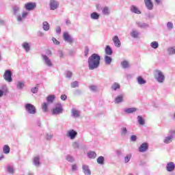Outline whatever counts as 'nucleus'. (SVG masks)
<instances>
[{
    "instance_id": "20e7f679",
    "label": "nucleus",
    "mask_w": 175,
    "mask_h": 175,
    "mask_svg": "<svg viewBox=\"0 0 175 175\" xmlns=\"http://www.w3.org/2000/svg\"><path fill=\"white\" fill-rule=\"evenodd\" d=\"M3 79L8 83H12L13 81V79H12V71L6 70L3 74Z\"/></svg>"
},
{
    "instance_id": "4be33fe9",
    "label": "nucleus",
    "mask_w": 175,
    "mask_h": 175,
    "mask_svg": "<svg viewBox=\"0 0 175 175\" xmlns=\"http://www.w3.org/2000/svg\"><path fill=\"white\" fill-rule=\"evenodd\" d=\"M102 13L104 14L105 16L110 14V10L109 7H105L102 10Z\"/></svg>"
},
{
    "instance_id": "cd10ccee",
    "label": "nucleus",
    "mask_w": 175,
    "mask_h": 175,
    "mask_svg": "<svg viewBox=\"0 0 175 175\" xmlns=\"http://www.w3.org/2000/svg\"><path fill=\"white\" fill-rule=\"evenodd\" d=\"M42 28L44 31H49L50 29V25L47 22H44Z\"/></svg>"
},
{
    "instance_id": "58836bf2",
    "label": "nucleus",
    "mask_w": 175,
    "mask_h": 175,
    "mask_svg": "<svg viewBox=\"0 0 175 175\" xmlns=\"http://www.w3.org/2000/svg\"><path fill=\"white\" fill-rule=\"evenodd\" d=\"M172 139H173V137H167L164 139V143H166V144H169V143H172Z\"/></svg>"
},
{
    "instance_id": "49530a36",
    "label": "nucleus",
    "mask_w": 175,
    "mask_h": 175,
    "mask_svg": "<svg viewBox=\"0 0 175 175\" xmlns=\"http://www.w3.org/2000/svg\"><path fill=\"white\" fill-rule=\"evenodd\" d=\"M167 28H169L170 29H172V28H173V23H172L171 22H169V23L167 24Z\"/></svg>"
},
{
    "instance_id": "9b49d317",
    "label": "nucleus",
    "mask_w": 175,
    "mask_h": 175,
    "mask_svg": "<svg viewBox=\"0 0 175 175\" xmlns=\"http://www.w3.org/2000/svg\"><path fill=\"white\" fill-rule=\"evenodd\" d=\"M148 150V144L143 143L139 148V152H146Z\"/></svg>"
},
{
    "instance_id": "4c0bfd02",
    "label": "nucleus",
    "mask_w": 175,
    "mask_h": 175,
    "mask_svg": "<svg viewBox=\"0 0 175 175\" xmlns=\"http://www.w3.org/2000/svg\"><path fill=\"white\" fill-rule=\"evenodd\" d=\"M131 36H132V38H139V32L133 30L131 31Z\"/></svg>"
},
{
    "instance_id": "0e129e2a",
    "label": "nucleus",
    "mask_w": 175,
    "mask_h": 175,
    "mask_svg": "<svg viewBox=\"0 0 175 175\" xmlns=\"http://www.w3.org/2000/svg\"><path fill=\"white\" fill-rule=\"evenodd\" d=\"M3 96V91L0 90V97Z\"/></svg>"
},
{
    "instance_id": "c756f323",
    "label": "nucleus",
    "mask_w": 175,
    "mask_h": 175,
    "mask_svg": "<svg viewBox=\"0 0 175 175\" xmlns=\"http://www.w3.org/2000/svg\"><path fill=\"white\" fill-rule=\"evenodd\" d=\"M7 172L11 174H13V173H14V167H13V165H8L7 167Z\"/></svg>"
},
{
    "instance_id": "39448f33",
    "label": "nucleus",
    "mask_w": 175,
    "mask_h": 175,
    "mask_svg": "<svg viewBox=\"0 0 175 175\" xmlns=\"http://www.w3.org/2000/svg\"><path fill=\"white\" fill-rule=\"evenodd\" d=\"M25 107H26V110L30 114H35V113H36V107H35V106H33V105L26 104Z\"/></svg>"
},
{
    "instance_id": "052dcab7",
    "label": "nucleus",
    "mask_w": 175,
    "mask_h": 175,
    "mask_svg": "<svg viewBox=\"0 0 175 175\" xmlns=\"http://www.w3.org/2000/svg\"><path fill=\"white\" fill-rule=\"evenodd\" d=\"M90 90H92V91H95V90H96V87H95V86H90Z\"/></svg>"
},
{
    "instance_id": "37998d69",
    "label": "nucleus",
    "mask_w": 175,
    "mask_h": 175,
    "mask_svg": "<svg viewBox=\"0 0 175 175\" xmlns=\"http://www.w3.org/2000/svg\"><path fill=\"white\" fill-rule=\"evenodd\" d=\"M71 87H72V88H76V87H79V82L78 81H74L71 84Z\"/></svg>"
},
{
    "instance_id": "393cba45",
    "label": "nucleus",
    "mask_w": 175,
    "mask_h": 175,
    "mask_svg": "<svg viewBox=\"0 0 175 175\" xmlns=\"http://www.w3.org/2000/svg\"><path fill=\"white\" fill-rule=\"evenodd\" d=\"M137 120L139 125H144V124H146V121L144 120V119H143V117L138 116Z\"/></svg>"
},
{
    "instance_id": "774afa93",
    "label": "nucleus",
    "mask_w": 175,
    "mask_h": 175,
    "mask_svg": "<svg viewBox=\"0 0 175 175\" xmlns=\"http://www.w3.org/2000/svg\"><path fill=\"white\" fill-rule=\"evenodd\" d=\"M59 56L60 57H64V53L62 52H59Z\"/></svg>"
},
{
    "instance_id": "a19ab883",
    "label": "nucleus",
    "mask_w": 175,
    "mask_h": 175,
    "mask_svg": "<svg viewBox=\"0 0 175 175\" xmlns=\"http://www.w3.org/2000/svg\"><path fill=\"white\" fill-rule=\"evenodd\" d=\"M132 157L131 154H129L127 155L125 158H124V162L125 163H128V162H129V161H131V158Z\"/></svg>"
},
{
    "instance_id": "4d7b16f0",
    "label": "nucleus",
    "mask_w": 175,
    "mask_h": 175,
    "mask_svg": "<svg viewBox=\"0 0 175 175\" xmlns=\"http://www.w3.org/2000/svg\"><path fill=\"white\" fill-rule=\"evenodd\" d=\"M67 161H68V162H70L73 160V159L72 158V157L68 156L66 158Z\"/></svg>"
},
{
    "instance_id": "72a5a7b5",
    "label": "nucleus",
    "mask_w": 175,
    "mask_h": 175,
    "mask_svg": "<svg viewBox=\"0 0 175 175\" xmlns=\"http://www.w3.org/2000/svg\"><path fill=\"white\" fill-rule=\"evenodd\" d=\"M123 100V96H118L115 99L116 103H121Z\"/></svg>"
},
{
    "instance_id": "a18cd8bd",
    "label": "nucleus",
    "mask_w": 175,
    "mask_h": 175,
    "mask_svg": "<svg viewBox=\"0 0 175 175\" xmlns=\"http://www.w3.org/2000/svg\"><path fill=\"white\" fill-rule=\"evenodd\" d=\"M23 87H24V83L23 82H18L17 84V88H23Z\"/></svg>"
},
{
    "instance_id": "e2e57ef3",
    "label": "nucleus",
    "mask_w": 175,
    "mask_h": 175,
    "mask_svg": "<svg viewBox=\"0 0 175 175\" xmlns=\"http://www.w3.org/2000/svg\"><path fill=\"white\" fill-rule=\"evenodd\" d=\"M154 1L157 3V5H160L161 0H154Z\"/></svg>"
},
{
    "instance_id": "ea45409f",
    "label": "nucleus",
    "mask_w": 175,
    "mask_h": 175,
    "mask_svg": "<svg viewBox=\"0 0 175 175\" xmlns=\"http://www.w3.org/2000/svg\"><path fill=\"white\" fill-rule=\"evenodd\" d=\"M89 53H90V49L88 46H85V51H84L85 57H88Z\"/></svg>"
},
{
    "instance_id": "0eeeda50",
    "label": "nucleus",
    "mask_w": 175,
    "mask_h": 175,
    "mask_svg": "<svg viewBox=\"0 0 175 175\" xmlns=\"http://www.w3.org/2000/svg\"><path fill=\"white\" fill-rule=\"evenodd\" d=\"M59 4H58V2L55 0H51L49 6L51 8V10H55V9H58V6Z\"/></svg>"
},
{
    "instance_id": "603ef678",
    "label": "nucleus",
    "mask_w": 175,
    "mask_h": 175,
    "mask_svg": "<svg viewBox=\"0 0 175 175\" xmlns=\"http://www.w3.org/2000/svg\"><path fill=\"white\" fill-rule=\"evenodd\" d=\"M52 40H53V43H54L55 44H59V41L57 40V39H55V38H52Z\"/></svg>"
},
{
    "instance_id": "6e6d98bb",
    "label": "nucleus",
    "mask_w": 175,
    "mask_h": 175,
    "mask_svg": "<svg viewBox=\"0 0 175 175\" xmlns=\"http://www.w3.org/2000/svg\"><path fill=\"white\" fill-rule=\"evenodd\" d=\"M26 16H28V12H23L22 14V18H25Z\"/></svg>"
},
{
    "instance_id": "13d9d810",
    "label": "nucleus",
    "mask_w": 175,
    "mask_h": 175,
    "mask_svg": "<svg viewBox=\"0 0 175 175\" xmlns=\"http://www.w3.org/2000/svg\"><path fill=\"white\" fill-rule=\"evenodd\" d=\"M19 10V8L16 7V8H14V13L16 14V13H17V12H18Z\"/></svg>"
},
{
    "instance_id": "ddd939ff",
    "label": "nucleus",
    "mask_w": 175,
    "mask_h": 175,
    "mask_svg": "<svg viewBox=\"0 0 175 175\" xmlns=\"http://www.w3.org/2000/svg\"><path fill=\"white\" fill-rule=\"evenodd\" d=\"M166 169L167 172H173L175 169L174 163L170 162L167 164Z\"/></svg>"
},
{
    "instance_id": "473e14b6",
    "label": "nucleus",
    "mask_w": 175,
    "mask_h": 175,
    "mask_svg": "<svg viewBox=\"0 0 175 175\" xmlns=\"http://www.w3.org/2000/svg\"><path fill=\"white\" fill-rule=\"evenodd\" d=\"M72 114L73 116V117H79L80 116V113L79 112V111L73 109H72Z\"/></svg>"
},
{
    "instance_id": "338daca9",
    "label": "nucleus",
    "mask_w": 175,
    "mask_h": 175,
    "mask_svg": "<svg viewBox=\"0 0 175 175\" xmlns=\"http://www.w3.org/2000/svg\"><path fill=\"white\" fill-rule=\"evenodd\" d=\"M66 23L67 25H69V24H70V21L67 20Z\"/></svg>"
},
{
    "instance_id": "69168bd1",
    "label": "nucleus",
    "mask_w": 175,
    "mask_h": 175,
    "mask_svg": "<svg viewBox=\"0 0 175 175\" xmlns=\"http://www.w3.org/2000/svg\"><path fill=\"white\" fill-rule=\"evenodd\" d=\"M23 20V18L21 16L18 17V21H21Z\"/></svg>"
},
{
    "instance_id": "6ab92c4d",
    "label": "nucleus",
    "mask_w": 175,
    "mask_h": 175,
    "mask_svg": "<svg viewBox=\"0 0 175 175\" xmlns=\"http://www.w3.org/2000/svg\"><path fill=\"white\" fill-rule=\"evenodd\" d=\"M42 109L44 113H47L49 111V103H42Z\"/></svg>"
},
{
    "instance_id": "680f3d73",
    "label": "nucleus",
    "mask_w": 175,
    "mask_h": 175,
    "mask_svg": "<svg viewBox=\"0 0 175 175\" xmlns=\"http://www.w3.org/2000/svg\"><path fill=\"white\" fill-rule=\"evenodd\" d=\"M138 27H140V28H142V27H144L141 23H137Z\"/></svg>"
},
{
    "instance_id": "f8f14e48",
    "label": "nucleus",
    "mask_w": 175,
    "mask_h": 175,
    "mask_svg": "<svg viewBox=\"0 0 175 175\" xmlns=\"http://www.w3.org/2000/svg\"><path fill=\"white\" fill-rule=\"evenodd\" d=\"M63 38L66 42H68V43H73V40L72 38H70V36H69V33H64Z\"/></svg>"
},
{
    "instance_id": "c85d7f7f",
    "label": "nucleus",
    "mask_w": 175,
    "mask_h": 175,
    "mask_svg": "<svg viewBox=\"0 0 175 175\" xmlns=\"http://www.w3.org/2000/svg\"><path fill=\"white\" fill-rule=\"evenodd\" d=\"M90 17L92 20H98L99 18V15L96 12H93L91 14Z\"/></svg>"
},
{
    "instance_id": "f704fd0d",
    "label": "nucleus",
    "mask_w": 175,
    "mask_h": 175,
    "mask_svg": "<svg viewBox=\"0 0 175 175\" xmlns=\"http://www.w3.org/2000/svg\"><path fill=\"white\" fill-rule=\"evenodd\" d=\"M137 80L139 84H146V81L142 77H138Z\"/></svg>"
},
{
    "instance_id": "e433bc0d",
    "label": "nucleus",
    "mask_w": 175,
    "mask_h": 175,
    "mask_svg": "<svg viewBox=\"0 0 175 175\" xmlns=\"http://www.w3.org/2000/svg\"><path fill=\"white\" fill-rule=\"evenodd\" d=\"M150 46L152 49H158L159 44H158V42L154 41L151 42Z\"/></svg>"
},
{
    "instance_id": "7c9ffc66",
    "label": "nucleus",
    "mask_w": 175,
    "mask_h": 175,
    "mask_svg": "<svg viewBox=\"0 0 175 175\" xmlns=\"http://www.w3.org/2000/svg\"><path fill=\"white\" fill-rule=\"evenodd\" d=\"M97 162L99 165H103L105 163V157L100 156L97 159Z\"/></svg>"
},
{
    "instance_id": "5701e85b",
    "label": "nucleus",
    "mask_w": 175,
    "mask_h": 175,
    "mask_svg": "<svg viewBox=\"0 0 175 175\" xmlns=\"http://www.w3.org/2000/svg\"><path fill=\"white\" fill-rule=\"evenodd\" d=\"M120 86L118 83H114L111 85V90H113V91H117V90H120Z\"/></svg>"
},
{
    "instance_id": "5fc2aeb1",
    "label": "nucleus",
    "mask_w": 175,
    "mask_h": 175,
    "mask_svg": "<svg viewBox=\"0 0 175 175\" xmlns=\"http://www.w3.org/2000/svg\"><path fill=\"white\" fill-rule=\"evenodd\" d=\"M72 171L77 170V166L76 165H72Z\"/></svg>"
},
{
    "instance_id": "2f4dec72",
    "label": "nucleus",
    "mask_w": 175,
    "mask_h": 175,
    "mask_svg": "<svg viewBox=\"0 0 175 175\" xmlns=\"http://www.w3.org/2000/svg\"><path fill=\"white\" fill-rule=\"evenodd\" d=\"M121 65L122 66V68H124V69H126V68H129V62H128V61H123L122 63H121Z\"/></svg>"
},
{
    "instance_id": "de8ad7c7",
    "label": "nucleus",
    "mask_w": 175,
    "mask_h": 175,
    "mask_svg": "<svg viewBox=\"0 0 175 175\" xmlns=\"http://www.w3.org/2000/svg\"><path fill=\"white\" fill-rule=\"evenodd\" d=\"M137 139V137H136V135H131V140L132 142H136Z\"/></svg>"
},
{
    "instance_id": "7ed1b4c3",
    "label": "nucleus",
    "mask_w": 175,
    "mask_h": 175,
    "mask_svg": "<svg viewBox=\"0 0 175 175\" xmlns=\"http://www.w3.org/2000/svg\"><path fill=\"white\" fill-rule=\"evenodd\" d=\"M155 79L159 81V83H163V80H165V75L162 73L160 70H155Z\"/></svg>"
},
{
    "instance_id": "864d4df0",
    "label": "nucleus",
    "mask_w": 175,
    "mask_h": 175,
    "mask_svg": "<svg viewBox=\"0 0 175 175\" xmlns=\"http://www.w3.org/2000/svg\"><path fill=\"white\" fill-rule=\"evenodd\" d=\"M72 146L75 148H79V143L77 142H74Z\"/></svg>"
},
{
    "instance_id": "f257e3e1",
    "label": "nucleus",
    "mask_w": 175,
    "mask_h": 175,
    "mask_svg": "<svg viewBox=\"0 0 175 175\" xmlns=\"http://www.w3.org/2000/svg\"><path fill=\"white\" fill-rule=\"evenodd\" d=\"M100 64V56L96 53H93L88 59L89 69L94 70L96 69Z\"/></svg>"
},
{
    "instance_id": "79ce46f5",
    "label": "nucleus",
    "mask_w": 175,
    "mask_h": 175,
    "mask_svg": "<svg viewBox=\"0 0 175 175\" xmlns=\"http://www.w3.org/2000/svg\"><path fill=\"white\" fill-rule=\"evenodd\" d=\"M127 132H128V131L126 130V127H123L122 129L121 135L124 136V135H126Z\"/></svg>"
},
{
    "instance_id": "423d86ee",
    "label": "nucleus",
    "mask_w": 175,
    "mask_h": 175,
    "mask_svg": "<svg viewBox=\"0 0 175 175\" xmlns=\"http://www.w3.org/2000/svg\"><path fill=\"white\" fill-rule=\"evenodd\" d=\"M66 136L68 137H70V139H71V140H73V139H75V137H76V136H77V132L73 129L70 130L67 132Z\"/></svg>"
},
{
    "instance_id": "bf43d9fd",
    "label": "nucleus",
    "mask_w": 175,
    "mask_h": 175,
    "mask_svg": "<svg viewBox=\"0 0 175 175\" xmlns=\"http://www.w3.org/2000/svg\"><path fill=\"white\" fill-rule=\"evenodd\" d=\"M56 32H57V33H59L61 32V27H57V29H56Z\"/></svg>"
},
{
    "instance_id": "412c9836",
    "label": "nucleus",
    "mask_w": 175,
    "mask_h": 175,
    "mask_svg": "<svg viewBox=\"0 0 175 175\" xmlns=\"http://www.w3.org/2000/svg\"><path fill=\"white\" fill-rule=\"evenodd\" d=\"M137 109L136 108H127L124 110L125 113L127 114H131L132 113H135Z\"/></svg>"
},
{
    "instance_id": "4468645a",
    "label": "nucleus",
    "mask_w": 175,
    "mask_h": 175,
    "mask_svg": "<svg viewBox=\"0 0 175 175\" xmlns=\"http://www.w3.org/2000/svg\"><path fill=\"white\" fill-rule=\"evenodd\" d=\"M42 58L44 61H45V63L49 66H53V64L51 63V60L49 59V57L46 55H42Z\"/></svg>"
},
{
    "instance_id": "b1692460",
    "label": "nucleus",
    "mask_w": 175,
    "mask_h": 175,
    "mask_svg": "<svg viewBox=\"0 0 175 175\" xmlns=\"http://www.w3.org/2000/svg\"><path fill=\"white\" fill-rule=\"evenodd\" d=\"M105 62L107 65H110L111 64V57L108 55L105 56Z\"/></svg>"
},
{
    "instance_id": "bb28decb",
    "label": "nucleus",
    "mask_w": 175,
    "mask_h": 175,
    "mask_svg": "<svg viewBox=\"0 0 175 175\" xmlns=\"http://www.w3.org/2000/svg\"><path fill=\"white\" fill-rule=\"evenodd\" d=\"M88 155L90 159H95V158H96V153H95V152H90L88 153Z\"/></svg>"
},
{
    "instance_id": "1a4fd4ad",
    "label": "nucleus",
    "mask_w": 175,
    "mask_h": 175,
    "mask_svg": "<svg viewBox=\"0 0 175 175\" xmlns=\"http://www.w3.org/2000/svg\"><path fill=\"white\" fill-rule=\"evenodd\" d=\"M144 3H145L147 9H148V10H152V9L154 8V3H152V1L144 0Z\"/></svg>"
},
{
    "instance_id": "2eb2a0df",
    "label": "nucleus",
    "mask_w": 175,
    "mask_h": 175,
    "mask_svg": "<svg viewBox=\"0 0 175 175\" xmlns=\"http://www.w3.org/2000/svg\"><path fill=\"white\" fill-rule=\"evenodd\" d=\"M82 169L85 175H91V171L88 165H83Z\"/></svg>"
},
{
    "instance_id": "a878e982",
    "label": "nucleus",
    "mask_w": 175,
    "mask_h": 175,
    "mask_svg": "<svg viewBox=\"0 0 175 175\" xmlns=\"http://www.w3.org/2000/svg\"><path fill=\"white\" fill-rule=\"evenodd\" d=\"M3 152L4 154H9V152H10V147L8 145H5L3 148Z\"/></svg>"
},
{
    "instance_id": "3c124183",
    "label": "nucleus",
    "mask_w": 175,
    "mask_h": 175,
    "mask_svg": "<svg viewBox=\"0 0 175 175\" xmlns=\"http://www.w3.org/2000/svg\"><path fill=\"white\" fill-rule=\"evenodd\" d=\"M72 72H70V71H67L66 72V77H68V78H70V77H72Z\"/></svg>"
},
{
    "instance_id": "f03ea898",
    "label": "nucleus",
    "mask_w": 175,
    "mask_h": 175,
    "mask_svg": "<svg viewBox=\"0 0 175 175\" xmlns=\"http://www.w3.org/2000/svg\"><path fill=\"white\" fill-rule=\"evenodd\" d=\"M62 111H64L62 105H61V103H57L56 104L55 107L53 109L51 113L53 116H57L58 114H61Z\"/></svg>"
},
{
    "instance_id": "c03bdc74",
    "label": "nucleus",
    "mask_w": 175,
    "mask_h": 175,
    "mask_svg": "<svg viewBox=\"0 0 175 175\" xmlns=\"http://www.w3.org/2000/svg\"><path fill=\"white\" fill-rule=\"evenodd\" d=\"M33 162L35 163V165H39V157H34L33 159Z\"/></svg>"
},
{
    "instance_id": "8fccbe9b",
    "label": "nucleus",
    "mask_w": 175,
    "mask_h": 175,
    "mask_svg": "<svg viewBox=\"0 0 175 175\" xmlns=\"http://www.w3.org/2000/svg\"><path fill=\"white\" fill-rule=\"evenodd\" d=\"M31 92H32L33 94H36V92H38V88H36V87L33 88L31 89Z\"/></svg>"
},
{
    "instance_id": "dca6fc26",
    "label": "nucleus",
    "mask_w": 175,
    "mask_h": 175,
    "mask_svg": "<svg viewBox=\"0 0 175 175\" xmlns=\"http://www.w3.org/2000/svg\"><path fill=\"white\" fill-rule=\"evenodd\" d=\"M105 53L107 55H111L113 54V50L110 46L107 45L105 49Z\"/></svg>"
},
{
    "instance_id": "6e6552de",
    "label": "nucleus",
    "mask_w": 175,
    "mask_h": 175,
    "mask_svg": "<svg viewBox=\"0 0 175 175\" xmlns=\"http://www.w3.org/2000/svg\"><path fill=\"white\" fill-rule=\"evenodd\" d=\"M25 8L26 9V10H33V9H35V8H36V3H27L25 5Z\"/></svg>"
},
{
    "instance_id": "09e8293b",
    "label": "nucleus",
    "mask_w": 175,
    "mask_h": 175,
    "mask_svg": "<svg viewBox=\"0 0 175 175\" xmlns=\"http://www.w3.org/2000/svg\"><path fill=\"white\" fill-rule=\"evenodd\" d=\"M60 98L62 100H66V99L68 98V96L65 94H62Z\"/></svg>"
},
{
    "instance_id": "c9c22d12",
    "label": "nucleus",
    "mask_w": 175,
    "mask_h": 175,
    "mask_svg": "<svg viewBox=\"0 0 175 175\" xmlns=\"http://www.w3.org/2000/svg\"><path fill=\"white\" fill-rule=\"evenodd\" d=\"M167 53L170 55H172L173 54H175V48L174 47H170V48H168Z\"/></svg>"
},
{
    "instance_id": "f3484780",
    "label": "nucleus",
    "mask_w": 175,
    "mask_h": 175,
    "mask_svg": "<svg viewBox=\"0 0 175 175\" xmlns=\"http://www.w3.org/2000/svg\"><path fill=\"white\" fill-rule=\"evenodd\" d=\"M131 11L133 13H135L136 14H140L142 12H140V10H139V8H137V7L135 6V5H131Z\"/></svg>"
},
{
    "instance_id": "aec40b11",
    "label": "nucleus",
    "mask_w": 175,
    "mask_h": 175,
    "mask_svg": "<svg viewBox=\"0 0 175 175\" xmlns=\"http://www.w3.org/2000/svg\"><path fill=\"white\" fill-rule=\"evenodd\" d=\"M22 47L25 50V51H29V50H31V46L28 42H23L22 44Z\"/></svg>"
},
{
    "instance_id": "a211bd4d",
    "label": "nucleus",
    "mask_w": 175,
    "mask_h": 175,
    "mask_svg": "<svg viewBox=\"0 0 175 175\" xmlns=\"http://www.w3.org/2000/svg\"><path fill=\"white\" fill-rule=\"evenodd\" d=\"M55 100V96L54 95H49L46 97L47 103H53Z\"/></svg>"
},
{
    "instance_id": "9d476101",
    "label": "nucleus",
    "mask_w": 175,
    "mask_h": 175,
    "mask_svg": "<svg viewBox=\"0 0 175 175\" xmlns=\"http://www.w3.org/2000/svg\"><path fill=\"white\" fill-rule=\"evenodd\" d=\"M112 40L114 43L116 47H121V41H120V38L118 36H115L112 38Z\"/></svg>"
}]
</instances>
